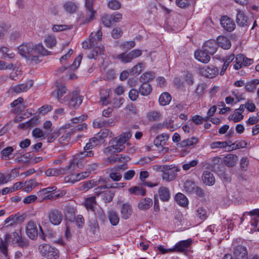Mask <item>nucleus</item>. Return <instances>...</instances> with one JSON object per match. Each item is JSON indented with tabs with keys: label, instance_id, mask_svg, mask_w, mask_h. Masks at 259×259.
I'll return each instance as SVG.
<instances>
[{
	"label": "nucleus",
	"instance_id": "f257e3e1",
	"mask_svg": "<svg viewBox=\"0 0 259 259\" xmlns=\"http://www.w3.org/2000/svg\"><path fill=\"white\" fill-rule=\"evenodd\" d=\"M18 52L32 64H37L41 61L39 56H47L50 54V52L46 50L41 44H34L30 42L23 43L19 46Z\"/></svg>",
	"mask_w": 259,
	"mask_h": 259
},
{
	"label": "nucleus",
	"instance_id": "f03ea898",
	"mask_svg": "<svg viewBox=\"0 0 259 259\" xmlns=\"http://www.w3.org/2000/svg\"><path fill=\"white\" fill-rule=\"evenodd\" d=\"M130 132L124 133L119 137L113 138L109 142L110 146L105 149V153H118L124 149V144L131 138Z\"/></svg>",
	"mask_w": 259,
	"mask_h": 259
},
{
	"label": "nucleus",
	"instance_id": "7ed1b4c3",
	"mask_svg": "<svg viewBox=\"0 0 259 259\" xmlns=\"http://www.w3.org/2000/svg\"><path fill=\"white\" fill-rule=\"evenodd\" d=\"M102 33L101 28H99L95 33L92 32L90 35V39L93 40V45L95 47L91 53L88 55V58L89 59H96L98 56L102 54L104 51V47L99 46V44L101 40Z\"/></svg>",
	"mask_w": 259,
	"mask_h": 259
},
{
	"label": "nucleus",
	"instance_id": "20e7f679",
	"mask_svg": "<svg viewBox=\"0 0 259 259\" xmlns=\"http://www.w3.org/2000/svg\"><path fill=\"white\" fill-rule=\"evenodd\" d=\"M157 169H159L162 172V178L167 182L174 180L177 177V172L180 171L179 167L172 165L159 166Z\"/></svg>",
	"mask_w": 259,
	"mask_h": 259
},
{
	"label": "nucleus",
	"instance_id": "39448f33",
	"mask_svg": "<svg viewBox=\"0 0 259 259\" xmlns=\"http://www.w3.org/2000/svg\"><path fill=\"white\" fill-rule=\"evenodd\" d=\"M77 162L76 160L71 161L69 164L65 167L59 168H49L45 171V174L48 177H57L61 175H65L76 169Z\"/></svg>",
	"mask_w": 259,
	"mask_h": 259
},
{
	"label": "nucleus",
	"instance_id": "423d86ee",
	"mask_svg": "<svg viewBox=\"0 0 259 259\" xmlns=\"http://www.w3.org/2000/svg\"><path fill=\"white\" fill-rule=\"evenodd\" d=\"M20 236L17 232H13L11 235L6 234L5 239L0 241V251L6 256H8V243L14 244L20 240Z\"/></svg>",
	"mask_w": 259,
	"mask_h": 259
},
{
	"label": "nucleus",
	"instance_id": "0eeeda50",
	"mask_svg": "<svg viewBox=\"0 0 259 259\" xmlns=\"http://www.w3.org/2000/svg\"><path fill=\"white\" fill-rule=\"evenodd\" d=\"M41 255L48 259H57L59 251L57 249L48 244H42L38 247Z\"/></svg>",
	"mask_w": 259,
	"mask_h": 259
},
{
	"label": "nucleus",
	"instance_id": "6e6552de",
	"mask_svg": "<svg viewBox=\"0 0 259 259\" xmlns=\"http://www.w3.org/2000/svg\"><path fill=\"white\" fill-rule=\"evenodd\" d=\"M55 87L56 90L53 94L56 96L59 103L61 104L66 103L68 99L67 95L62 98L63 96L68 91L65 84L61 81H57L55 83Z\"/></svg>",
	"mask_w": 259,
	"mask_h": 259
},
{
	"label": "nucleus",
	"instance_id": "1a4fd4ad",
	"mask_svg": "<svg viewBox=\"0 0 259 259\" xmlns=\"http://www.w3.org/2000/svg\"><path fill=\"white\" fill-rule=\"evenodd\" d=\"M67 101L65 104L71 108H77L82 102V96H80L77 92H74L67 95Z\"/></svg>",
	"mask_w": 259,
	"mask_h": 259
},
{
	"label": "nucleus",
	"instance_id": "9d476101",
	"mask_svg": "<svg viewBox=\"0 0 259 259\" xmlns=\"http://www.w3.org/2000/svg\"><path fill=\"white\" fill-rule=\"evenodd\" d=\"M48 218L49 222L52 225L58 226L62 222L63 215L60 210L57 209H53L49 212Z\"/></svg>",
	"mask_w": 259,
	"mask_h": 259
},
{
	"label": "nucleus",
	"instance_id": "9b49d317",
	"mask_svg": "<svg viewBox=\"0 0 259 259\" xmlns=\"http://www.w3.org/2000/svg\"><path fill=\"white\" fill-rule=\"evenodd\" d=\"M33 84V81L30 80L23 83L12 86L10 91L16 94L26 92L32 87Z\"/></svg>",
	"mask_w": 259,
	"mask_h": 259
},
{
	"label": "nucleus",
	"instance_id": "f8f14e48",
	"mask_svg": "<svg viewBox=\"0 0 259 259\" xmlns=\"http://www.w3.org/2000/svg\"><path fill=\"white\" fill-rule=\"evenodd\" d=\"M154 197L158 198L163 202H167L170 199V191L168 188L165 186L160 187L157 191V193L154 195Z\"/></svg>",
	"mask_w": 259,
	"mask_h": 259
},
{
	"label": "nucleus",
	"instance_id": "ddd939ff",
	"mask_svg": "<svg viewBox=\"0 0 259 259\" xmlns=\"http://www.w3.org/2000/svg\"><path fill=\"white\" fill-rule=\"evenodd\" d=\"M89 171H84L81 173L72 174L65 178V181L67 183H74L81 180L89 177Z\"/></svg>",
	"mask_w": 259,
	"mask_h": 259
},
{
	"label": "nucleus",
	"instance_id": "4468645a",
	"mask_svg": "<svg viewBox=\"0 0 259 259\" xmlns=\"http://www.w3.org/2000/svg\"><path fill=\"white\" fill-rule=\"evenodd\" d=\"M26 233L31 239H35L38 235V230L36 224L32 221H30L26 226Z\"/></svg>",
	"mask_w": 259,
	"mask_h": 259
},
{
	"label": "nucleus",
	"instance_id": "2eb2a0df",
	"mask_svg": "<svg viewBox=\"0 0 259 259\" xmlns=\"http://www.w3.org/2000/svg\"><path fill=\"white\" fill-rule=\"evenodd\" d=\"M192 242V240L191 239L181 241L175 245L174 248H170L169 250L170 251H184L190 247Z\"/></svg>",
	"mask_w": 259,
	"mask_h": 259
},
{
	"label": "nucleus",
	"instance_id": "dca6fc26",
	"mask_svg": "<svg viewBox=\"0 0 259 259\" xmlns=\"http://www.w3.org/2000/svg\"><path fill=\"white\" fill-rule=\"evenodd\" d=\"M221 24L226 30L231 32L235 28L234 22L227 16H223L221 19Z\"/></svg>",
	"mask_w": 259,
	"mask_h": 259
},
{
	"label": "nucleus",
	"instance_id": "f3484780",
	"mask_svg": "<svg viewBox=\"0 0 259 259\" xmlns=\"http://www.w3.org/2000/svg\"><path fill=\"white\" fill-rule=\"evenodd\" d=\"M201 72L203 76L212 78L218 74L219 70L213 66H206L201 69Z\"/></svg>",
	"mask_w": 259,
	"mask_h": 259
},
{
	"label": "nucleus",
	"instance_id": "a211bd4d",
	"mask_svg": "<svg viewBox=\"0 0 259 259\" xmlns=\"http://www.w3.org/2000/svg\"><path fill=\"white\" fill-rule=\"evenodd\" d=\"M11 106L12 108H15L14 112L18 113L22 112L27 107V105L24 102L23 98L19 97L11 103Z\"/></svg>",
	"mask_w": 259,
	"mask_h": 259
},
{
	"label": "nucleus",
	"instance_id": "6ab92c4d",
	"mask_svg": "<svg viewBox=\"0 0 259 259\" xmlns=\"http://www.w3.org/2000/svg\"><path fill=\"white\" fill-rule=\"evenodd\" d=\"M218 47L216 41L214 40H209L204 44L203 49L209 55H213L216 52Z\"/></svg>",
	"mask_w": 259,
	"mask_h": 259
},
{
	"label": "nucleus",
	"instance_id": "aec40b11",
	"mask_svg": "<svg viewBox=\"0 0 259 259\" xmlns=\"http://www.w3.org/2000/svg\"><path fill=\"white\" fill-rule=\"evenodd\" d=\"M121 217L122 219H128L132 214V208L129 203H124L120 207Z\"/></svg>",
	"mask_w": 259,
	"mask_h": 259
},
{
	"label": "nucleus",
	"instance_id": "412c9836",
	"mask_svg": "<svg viewBox=\"0 0 259 259\" xmlns=\"http://www.w3.org/2000/svg\"><path fill=\"white\" fill-rule=\"evenodd\" d=\"M209 54L207 53L204 49L203 50L197 51L195 52V58L199 61L206 63L210 60V57Z\"/></svg>",
	"mask_w": 259,
	"mask_h": 259
},
{
	"label": "nucleus",
	"instance_id": "4be33fe9",
	"mask_svg": "<svg viewBox=\"0 0 259 259\" xmlns=\"http://www.w3.org/2000/svg\"><path fill=\"white\" fill-rule=\"evenodd\" d=\"M62 7L66 12L69 14L74 13L78 8L77 5L71 1L66 2L63 4Z\"/></svg>",
	"mask_w": 259,
	"mask_h": 259
},
{
	"label": "nucleus",
	"instance_id": "5701e85b",
	"mask_svg": "<svg viewBox=\"0 0 259 259\" xmlns=\"http://www.w3.org/2000/svg\"><path fill=\"white\" fill-rule=\"evenodd\" d=\"M238 160V157L233 154H229L224 158V164L228 167H233L235 165Z\"/></svg>",
	"mask_w": 259,
	"mask_h": 259
},
{
	"label": "nucleus",
	"instance_id": "b1692460",
	"mask_svg": "<svg viewBox=\"0 0 259 259\" xmlns=\"http://www.w3.org/2000/svg\"><path fill=\"white\" fill-rule=\"evenodd\" d=\"M218 46L224 49H228L231 46L230 40L226 36H219L217 39Z\"/></svg>",
	"mask_w": 259,
	"mask_h": 259
},
{
	"label": "nucleus",
	"instance_id": "393cba45",
	"mask_svg": "<svg viewBox=\"0 0 259 259\" xmlns=\"http://www.w3.org/2000/svg\"><path fill=\"white\" fill-rule=\"evenodd\" d=\"M202 179L204 184L209 186L213 185L215 182V179L212 174L208 171L203 172Z\"/></svg>",
	"mask_w": 259,
	"mask_h": 259
},
{
	"label": "nucleus",
	"instance_id": "a878e982",
	"mask_svg": "<svg viewBox=\"0 0 259 259\" xmlns=\"http://www.w3.org/2000/svg\"><path fill=\"white\" fill-rule=\"evenodd\" d=\"M94 155V153L92 151L84 150L83 151L80 152L76 154L74 156V159L72 161L76 160L77 162L76 167H79V160L82 158L86 157H92Z\"/></svg>",
	"mask_w": 259,
	"mask_h": 259
},
{
	"label": "nucleus",
	"instance_id": "bb28decb",
	"mask_svg": "<svg viewBox=\"0 0 259 259\" xmlns=\"http://www.w3.org/2000/svg\"><path fill=\"white\" fill-rule=\"evenodd\" d=\"M169 138V135L162 134L157 136L154 140V144L156 146H164Z\"/></svg>",
	"mask_w": 259,
	"mask_h": 259
},
{
	"label": "nucleus",
	"instance_id": "cd10ccee",
	"mask_svg": "<svg viewBox=\"0 0 259 259\" xmlns=\"http://www.w3.org/2000/svg\"><path fill=\"white\" fill-rule=\"evenodd\" d=\"M108 217L110 223L113 225H117L119 221V218L116 211L114 210H110L108 212Z\"/></svg>",
	"mask_w": 259,
	"mask_h": 259
},
{
	"label": "nucleus",
	"instance_id": "c85d7f7f",
	"mask_svg": "<svg viewBox=\"0 0 259 259\" xmlns=\"http://www.w3.org/2000/svg\"><path fill=\"white\" fill-rule=\"evenodd\" d=\"M175 198L178 204L181 206L185 207L188 204V200L187 197L181 193H177Z\"/></svg>",
	"mask_w": 259,
	"mask_h": 259
},
{
	"label": "nucleus",
	"instance_id": "c756f323",
	"mask_svg": "<svg viewBox=\"0 0 259 259\" xmlns=\"http://www.w3.org/2000/svg\"><path fill=\"white\" fill-rule=\"evenodd\" d=\"M153 202L151 199L145 198L142 199L138 204V207L140 209L146 210L149 209L152 205Z\"/></svg>",
	"mask_w": 259,
	"mask_h": 259
},
{
	"label": "nucleus",
	"instance_id": "7c9ffc66",
	"mask_svg": "<svg viewBox=\"0 0 259 259\" xmlns=\"http://www.w3.org/2000/svg\"><path fill=\"white\" fill-rule=\"evenodd\" d=\"M129 193L135 195L144 196L146 194L145 189L142 186H134L128 189Z\"/></svg>",
	"mask_w": 259,
	"mask_h": 259
},
{
	"label": "nucleus",
	"instance_id": "2f4dec72",
	"mask_svg": "<svg viewBox=\"0 0 259 259\" xmlns=\"http://www.w3.org/2000/svg\"><path fill=\"white\" fill-rule=\"evenodd\" d=\"M259 84V80L257 79H252L247 82L245 84V90L248 92H253Z\"/></svg>",
	"mask_w": 259,
	"mask_h": 259
},
{
	"label": "nucleus",
	"instance_id": "473e14b6",
	"mask_svg": "<svg viewBox=\"0 0 259 259\" xmlns=\"http://www.w3.org/2000/svg\"><path fill=\"white\" fill-rule=\"evenodd\" d=\"M236 22L241 26H244L248 25L247 17L241 12H238L236 16Z\"/></svg>",
	"mask_w": 259,
	"mask_h": 259
},
{
	"label": "nucleus",
	"instance_id": "72a5a7b5",
	"mask_svg": "<svg viewBox=\"0 0 259 259\" xmlns=\"http://www.w3.org/2000/svg\"><path fill=\"white\" fill-rule=\"evenodd\" d=\"M198 138L192 137L190 139H187L182 141L180 143V145L182 147H190L196 145L198 143Z\"/></svg>",
	"mask_w": 259,
	"mask_h": 259
},
{
	"label": "nucleus",
	"instance_id": "f704fd0d",
	"mask_svg": "<svg viewBox=\"0 0 259 259\" xmlns=\"http://www.w3.org/2000/svg\"><path fill=\"white\" fill-rule=\"evenodd\" d=\"M109 171V177L113 181H119L122 178L121 174L117 171L116 168L114 167L112 168L108 169Z\"/></svg>",
	"mask_w": 259,
	"mask_h": 259
},
{
	"label": "nucleus",
	"instance_id": "c9c22d12",
	"mask_svg": "<svg viewBox=\"0 0 259 259\" xmlns=\"http://www.w3.org/2000/svg\"><path fill=\"white\" fill-rule=\"evenodd\" d=\"M171 100L170 95L168 93H162L159 98V102L160 105L164 106L168 104Z\"/></svg>",
	"mask_w": 259,
	"mask_h": 259
},
{
	"label": "nucleus",
	"instance_id": "e433bc0d",
	"mask_svg": "<svg viewBox=\"0 0 259 259\" xmlns=\"http://www.w3.org/2000/svg\"><path fill=\"white\" fill-rule=\"evenodd\" d=\"M235 254L238 259H247V252L242 246H238L235 250Z\"/></svg>",
	"mask_w": 259,
	"mask_h": 259
},
{
	"label": "nucleus",
	"instance_id": "4c0bfd02",
	"mask_svg": "<svg viewBox=\"0 0 259 259\" xmlns=\"http://www.w3.org/2000/svg\"><path fill=\"white\" fill-rule=\"evenodd\" d=\"M151 91L152 88L148 83H143L139 89V92L143 96L149 95Z\"/></svg>",
	"mask_w": 259,
	"mask_h": 259
},
{
	"label": "nucleus",
	"instance_id": "58836bf2",
	"mask_svg": "<svg viewBox=\"0 0 259 259\" xmlns=\"http://www.w3.org/2000/svg\"><path fill=\"white\" fill-rule=\"evenodd\" d=\"M36 186V182L34 180H30L24 183L23 191L26 192H30Z\"/></svg>",
	"mask_w": 259,
	"mask_h": 259
},
{
	"label": "nucleus",
	"instance_id": "ea45409f",
	"mask_svg": "<svg viewBox=\"0 0 259 259\" xmlns=\"http://www.w3.org/2000/svg\"><path fill=\"white\" fill-rule=\"evenodd\" d=\"M96 205V198L94 196L87 198L85 201V206L88 210L94 211Z\"/></svg>",
	"mask_w": 259,
	"mask_h": 259
},
{
	"label": "nucleus",
	"instance_id": "a19ab883",
	"mask_svg": "<svg viewBox=\"0 0 259 259\" xmlns=\"http://www.w3.org/2000/svg\"><path fill=\"white\" fill-rule=\"evenodd\" d=\"M161 116V114L160 112L157 111H151L149 112L147 114V117L148 120L151 121L159 120Z\"/></svg>",
	"mask_w": 259,
	"mask_h": 259
},
{
	"label": "nucleus",
	"instance_id": "79ce46f5",
	"mask_svg": "<svg viewBox=\"0 0 259 259\" xmlns=\"http://www.w3.org/2000/svg\"><path fill=\"white\" fill-rule=\"evenodd\" d=\"M128 157L122 156V155H116L112 156L107 158V161L109 164H113L117 162H121L126 160Z\"/></svg>",
	"mask_w": 259,
	"mask_h": 259
},
{
	"label": "nucleus",
	"instance_id": "37998d69",
	"mask_svg": "<svg viewBox=\"0 0 259 259\" xmlns=\"http://www.w3.org/2000/svg\"><path fill=\"white\" fill-rule=\"evenodd\" d=\"M196 187L195 183L191 180H187L184 184V189L189 193H193Z\"/></svg>",
	"mask_w": 259,
	"mask_h": 259
},
{
	"label": "nucleus",
	"instance_id": "c03bdc74",
	"mask_svg": "<svg viewBox=\"0 0 259 259\" xmlns=\"http://www.w3.org/2000/svg\"><path fill=\"white\" fill-rule=\"evenodd\" d=\"M116 58L120 60V61L123 63H129L133 60L130 53H123L118 55Z\"/></svg>",
	"mask_w": 259,
	"mask_h": 259
},
{
	"label": "nucleus",
	"instance_id": "a18cd8bd",
	"mask_svg": "<svg viewBox=\"0 0 259 259\" xmlns=\"http://www.w3.org/2000/svg\"><path fill=\"white\" fill-rule=\"evenodd\" d=\"M154 78V74L151 72L143 74L140 78V80L142 83H147Z\"/></svg>",
	"mask_w": 259,
	"mask_h": 259
},
{
	"label": "nucleus",
	"instance_id": "49530a36",
	"mask_svg": "<svg viewBox=\"0 0 259 259\" xmlns=\"http://www.w3.org/2000/svg\"><path fill=\"white\" fill-rule=\"evenodd\" d=\"M244 59V56L243 55H237L236 57V64H234V68L236 70L240 69L243 66Z\"/></svg>",
	"mask_w": 259,
	"mask_h": 259
},
{
	"label": "nucleus",
	"instance_id": "de8ad7c7",
	"mask_svg": "<svg viewBox=\"0 0 259 259\" xmlns=\"http://www.w3.org/2000/svg\"><path fill=\"white\" fill-rule=\"evenodd\" d=\"M97 136L101 140L107 138L108 136L110 137H113L114 134L112 132H110L108 129L104 128L101 130V131L97 134Z\"/></svg>",
	"mask_w": 259,
	"mask_h": 259
},
{
	"label": "nucleus",
	"instance_id": "09e8293b",
	"mask_svg": "<svg viewBox=\"0 0 259 259\" xmlns=\"http://www.w3.org/2000/svg\"><path fill=\"white\" fill-rule=\"evenodd\" d=\"M243 115L241 113L235 111L234 113L229 117V119L232 120L234 122H238L242 120Z\"/></svg>",
	"mask_w": 259,
	"mask_h": 259
},
{
	"label": "nucleus",
	"instance_id": "8fccbe9b",
	"mask_svg": "<svg viewBox=\"0 0 259 259\" xmlns=\"http://www.w3.org/2000/svg\"><path fill=\"white\" fill-rule=\"evenodd\" d=\"M21 217H17V215H11L5 221V224H8V226H12L18 220H20Z\"/></svg>",
	"mask_w": 259,
	"mask_h": 259
},
{
	"label": "nucleus",
	"instance_id": "3c124183",
	"mask_svg": "<svg viewBox=\"0 0 259 259\" xmlns=\"http://www.w3.org/2000/svg\"><path fill=\"white\" fill-rule=\"evenodd\" d=\"M108 7L112 10H118L121 7V3L117 0H111L108 3Z\"/></svg>",
	"mask_w": 259,
	"mask_h": 259
},
{
	"label": "nucleus",
	"instance_id": "603ef678",
	"mask_svg": "<svg viewBox=\"0 0 259 259\" xmlns=\"http://www.w3.org/2000/svg\"><path fill=\"white\" fill-rule=\"evenodd\" d=\"M45 42L48 48H52L56 45V40L54 36H48L46 38Z\"/></svg>",
	"mask_w": 259,
	"mask_h": 259
},
{
	"label": "nucleus",
	"instance_id": "864d4df0",
	"mask_svg": "<svg viewBox=\"0 0 259 259\" xmlns=\"http://www.w3.org/2000/svg\"><path fill=\"white\" fill-rule=\"evenodd\" d=\"M105 120L102 118H98L93 121V125L94 128H101L105 126Z\"/></svg>",
	"mask_w": 259,
	"mask_h": 259
},
{
	"label": "nucleus",
	"instance_id": "5fc2aeb1",
	"mask_svg": "<svg viewBox=\"0 0 259 259\" xmlns=\"http://www.w3.org/2000/svg\"><path fill=\"white\" fill-rule=\"evenodd\" d=\"M249 159L246 157H242L240 161V166L242 170L246 171L249 165Z\"/></svg>",
	"mask_w": 259,
	"mask_h": 259
},
{
	"label": "nucleus",
	"instance_id": "6e6d98bb",
	"mask_svg": "<svg viewBox=\"0 0 259 259\" xmlns=\"http://www.w3.org/2000/svg\"><path fill=\"white\" fill-rule=\"evenodd\" d=\"M102 21L104 25L106 27H110L113 25L112 18L110 15H104L102 17Z\"/></svg>",
	"mask_w": 259,
	"mask_h": 259
},
{
	"label": "nucleus",
	"instance_id": "4d7b16f0",
	"mask_svg": "<svg viewBox=\"0 0 259 259\" xmlns=\"http://www.w3.org/2000/svg\"><path fill=\"white\" fill-rule=\"evenodd\" d=\"M22 75V72L18 69L13 70L10 74V78L12 80H17L19 79Z\"/></svg>",
	"mask_w": 259,
	"mask_h": 259
},
{
	"label": "nucleus",
	"instance_id": "13d9d810",
	"mask_svg": "<svg viewBox=\"0 0 259 259\" xmlns=\"http://www.w3.org/2000/svg\"><path fill=\"white\" fill-rule=\"evenodd\" d=\"M136 45L134 41H127L120 45V47L124 50H129L134 48Z\"/></svg>",
	"mask_w": 259,
	"mask_h": 259
},
{
	"label": "nucleus",
	"instance_id": "bf43d9fd",
	"mask_svg": "<svg viewBox=\"0 0 259 259\" xmlns=\"http://www.w3.org/2000/svg\"><path fill=\"white\" fill-rule=\"evenodd\" d=\"M14 149L12 147H7L1 151L2 158L8 157L13 152Z\"/></svg>",
	"mask_w": 259,
	"mask_h": 259
},
{
	"label": "nucleus",
	"instance_id": "052dcab7",
	"mask_svg": "<svg viewBox=\"0 0 259 259\" xmlns=\"http://www.w3.org/2000/svg\"><path fill=\"white\" fill-rule=\"evenodd\" d=\"M229 145L227 142H215L211 144L210 147L212 149L218 148H225Z\"/></svg>",
	"mask_w": 259,
	"mask_h": 259
},
{
	"label": "nucleus",
	"instance_id": "680f3d73",
	"mask_svg": "<svg viewBox=\"0 0 259 259\" xmlns=\"http://www.w3.org/2000/svg\"><path fill=\"white\" fill-rule=\"evenodd\" d=\"M197 160H193L187 163L184 164L182 166L183 169L185 170H188L191 168L195 167L198 164Z\"/></svg>",
	"mask_w": 259,
	"mask_h": 259
},
{
	"label": "nucleus",
	"instance_id": "e2e57ef3",
	"mask_svg": "<svg viewBox=\"0 0 259 259\" xmlns=\"http://www.w3.org/2000/svg\"><path fill=\"white\" fill-rule=\"evenodd\" d=\"M69 27L67 25H54L52 30L54 32H59L64 31L69 29Z\"/></svg>",
	"mask_w": 259,
	"mask_h": 259
},
{
	"label": "nucleus",
	"instance_id": "0e129e2a",
	"mask_svg": "<svg viewBox=\"0 0 259 259\" xmlns=\"http://www.w3.org/2000/svg\"><path fill=\"white\" fill-rule=\"evenodd\" d=\"M96 12L94 10L87 11L84 23H89L95 18Z\"/></svg>",
	"mask_w": 259,
	"mask_h": 259
},
{
	"label": "nucleus",
	"instance_id": "69168bd1",
	"mask_svg": "<svg viewBox=\"0 0 259 259\" xmlns=\"http://www.w3.org/2000/svg\"><path fill=\"white\" fill-rule=\"evenodd\" d=\"M0 51L3 53L4 57H8L10 59H12L15 56V54L14 53H9V49L6 47L1 48Z\"/></svg>",
	"mask_w": 259,
	"mask_h": 259
},
{
	"label": "nucleus",
	"instance_id": "338daca9",
	"mask_svg": "<svg viewBox=\"0 0 259 259\" xmlns=\"http://www.w3.org/2000/svg\"><path fill=\"white\" fill-rule=\"evenodd\" d=\"M32 136L36 138L44 137L45 134L42 130L39 128H35L32 132Z\"/></svg>",
	"mask_w": 259,
	"mask_h": 259
},
{
	"label": "nucleus",
	"instance_id": "774afa93",
	"mask_svg": "<svg viewBox=\"0 0 259 259\" xmlns=\"http://www.w3.org/2000/svg\"><path fill=\"white\" fill-rule=\"evenodd\" d=\"M82 54H80L74 60L73 63H72V66L70 67V68L72 69V68H73V69H76L77 68L80 63H81V60H82Z\"/></svg>",
	"mask_w": 259,
	"mask_h": 259
}]
</instances>
